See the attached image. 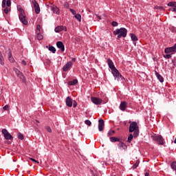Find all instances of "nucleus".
I'll list each match as a JSON object with an SVG mask.
<instances>
[{"label":"nucleus","instance_id":"obj_35","mask_svg":"<svg viewBox=\"0 0 176 176\" xmlns=\"http://www.w3.org/2000/svg\"><path fill=\"white\" fill-rule=\"evenodd\" d=\"M170 167L173 170H174V171L176 172V162H173L171 163Z\"/></svg>","mask_w":176,"mask_h":176},{"label":"nucleus","instance_id":"obj_10","mask_svg":"<svg viewBox=\"0 0 176 176\" xmlns=\"http://www.w3.org/2000/svg\"><path fill=\"white\" fill-rule=\"evenodd\" d=\"M72 65L73 64L71 61L67 62V64H65L63 67V72H67L68 69H71V68L72 67Z\"/></svg>","mask_w":176,"mask_h":176},{"label":"nucleus","instance_id":"obj_59","mask_svg":"<svg viewBox=\"0 0 176 176\" xmlns=\"http://www.w3.org/2000/svg\"><path fill=\"white\" fill-rule=\"evenodd\" d=\"M124 124L126 126V124H127L126 122H124Z\"/></svg>","mask_w":176,"mask_h":176},{"label":"nucleus","instance_id":"obj_25","mask_svg":"<svg viewBox=\"0 0 176 176\" xmlns=\"http://www.w3.org/2000/svg\"><path fill=\"white\" fill-rule=\"evenodd\" d=\"M131 40L133 41V42H137V41H138V38L133 33L131 34Z\"/></svg>","mask_w":176,"mask_h":176},{"label":"nucleus","instance_id":"obj_19","mask_svg":"<svg viewBox=\"0 0 176 176\" xmlns=\"http://www.w3.org/2000/svg\"><path fill=\"white\" fill-rule=\"evenodd\" d=\"M155 72L157 79L161 83H163L164 82V78H163V76H162V75H160V74H159V72H157V71H155Z\"/></svg>","mask_w":176,"mask_h":176},{"label":"nucleus","instance_id":"obj_60","mask_svg":"<svg viewBox=\"0 0 176 176\" xmlns=\"http://www.w3.org/2000/svg\"><path fill=\"white\" fill-rule=\"evenodd\" d=\"M36 122H37V123H39V121H38V120H36Z\"/></svg>","mask_w":176,"mask_h":176},{"label":"nucleus","instance_id":"obj_48","mask_svg":"<svg viewBox=\"0 0 176 176\" xmlns=\"http://www.w3.org/2000/svg\"><path fill=\"white\" fill-rule=\"evenodd\" d=\"M69 10H70L71 13H72V14H74V15L76 14V11H75L74 9L70 8Z\"/></svg>","mask_w":176,"mask_h":176},{"label":"nucleus","instance_id":"obj_26","mask_svg":"<svg viewBox=\"0 0 176 176\" xmlns=\"http://www.w3.org/2000/svg\"><path fill=\"white\" fill-rule=\"evenodd\" d=\"M0 64L1 65H5L3 56L2 55V52H0Z\"/></svg>","mask_w":176,"mask_h":176},{"label":"nucleus","instance_id":"obj_18","mask_svg":"<svg viewBox=\"0 0 176 176\" xmlns=\"http://www.w3.org/2000/svg\"><path fill=\"white\" fill-rule=\"evenodd\" d=\"M66 105L69 107V108L72 107V99L69 96L66 98Z\"/></svg>","mask_w":176,"mask_h":176},{"label":"nucleus","instance_id":"obj_6","mask_svg":"<svg viewBox=\"0 0 176 176\" xmlns=\"http://www.w3.org/2000/svg\"><path fill=\"white\" fill-rule=\"evenodd\" d=\"M1 133L2 134H3L4 138L6 140H10L11 141L13 140V136L10 135L9 131H8V129H2Z\"/></svg>","mask_w":176,"mask_h":176},{"label":"nucleus","instance_id":"obj_62","mask_svg":"<svg viewBox=\"0 0 176 176\" xmlns=\"http://www.w3.org/2000/svg\"><path fill=\"white\" fill-rule=\"evenodd\" d=\"M129 123H131V121H129Z\"/></svg>","mask_w":176,"mask_h":176},{"label":"nucleus","instance_id":"obj_11","mask_svg":"<svg viewBox=\"0 0 176 176\" xmlns=\"http://www.w3.org/2000/svg\"><path fill=\"white\" fill-rule=\"evenodd\" d=\"M119 108L120 111H122L123 112H124V111L127 109V102L126 101L121 102Z\"/></svg>","mask_w":176,"mask_h":176},{"label":"nucleus","instance_id":"obj_4","mask_svg":"<svg viewBox=\"0 0 176 176\" xmlns=\"http://www.w3.org/2000/svg\"><path fill=\"white\" fill-rule=\"evenodd\" d=\"M151 138L153 140V141L158 142L159 145H164V139L162 135H151Z\"/></svg>","mask_w":176,"mask_h":176},{"label":"nucleus","instance_id":"obj_21","mask_svg":"<svg viewBox=\"0 0 176 176\" xmlns=\"http://www.w3.org/2000/svg\"><path fill=\"white\" fill-rule=\"evenodd\" d=\"M52 12H54V13H56V14H60V8H58L57 6H54L52 8Z\"/></svg>","mask_w":176,"mask_h":176},{"label":"nucleus","instance_id":"obj_1","mask_svg":"<svg viewBox=\"0 0 176 176\" xmlns=\"http://www.w3.org/2000/svg\"><path fill=\"white\" fill-rule=\"evenodd\" d=\"M113 35H118L117 39H120V38H126V36H127V29L125 28L116 29L113 32Z\"/></svg>","mask_w":176,"mask_h":176},{"label":"nucleus","instance_id":"obj_55","mask_svg":"<svg viewBox=\"0 0 176 176\" xmlns=\"http://www.w3.org/2000/svg\"><path fill=\"white\" fill-rule=\"evenodd\" d=\"M72 61H74V63H75V61H76V58H73L72 59Z\"/></svg>","mask_w":176,"mask_h":176},{"label":"nucleus","instance_id":"obj_43","mask_svg":"<svg viewBox=\"0 0 176 176\" xmlns=\"http://www.w3.org/2000/svg\"><path fill=\"white\" fill-rule=\"evenodd\" d=\"M169 12H175L176 13V6L169 8Z\"/></svg>","mask_w":176,"mask_h":176},{"label":"nucleus","instance_id":"obj_16","mask_svg":"<svg viewBox=\"0 0 176 176\" xmlns=\"http://www.w3.org/2000/svg\"><path fill=\"white\" fill-rule=\"evenodd\" d=\"M107 63L109 65V68H110V69L112 71L113 69H115L116 67H115V65H113V62L112 61V60H111V58H108L107 59Z\"/></svg>","mask_w":176,"mask_h":176},{"label":"nucleus","instance_id":"obj_28","mask_svg":"<svg viewBox=\"0 0 176 176\" xmlns=\"http://www.w3.org/2000/svg\"><path fill=\"white\" fill-rule=\"evenodd\" d=\"M8 60L10 63H14V58L12 57V52H10L8 53Z\"/></svg>","mask_w":176,"mask_h":176},{"label":"nucleus","instance_id":"obj_45","mask_svg":"<svg viewBox=\"0 0 176 176\" xmlns=\"http://www.w3.org/2000/svg\"><path fill=\"white\" fill-rule=\"evenodd\" d=\"M171 54H166V55H164V58L168 59V58H171Z\"/></svg>","mask_w":176,"mask_h":176},{"label":"nucleus","instance_id":"obj_7","mask_svg":"<svg viewBox=\"0 0 176 176\" xmlns=\"http://www.w3.org/2000/svg\"><path fill=\"white\" fill-rule=\"evenodd\" d=\"M32 3L34 8L36 14H39V13H41V8L36 0H32Z\"/></svg>","mask_w":176,"mask_h":176},{"label":"nucleus","instance_id":"obj_3","mask_svg":"<svg viewBox=\"0 0 176 176\" xmlns=\"http://www.w3.org/2000/svg\"><path fill=\"white\" fill-rule=\"evenodd\" d=\"M14 72L16 74L17 78L20 79L21 82H23V83H27L25 76L23 74V72H20L17 68H14Z\"/></svg>","mask_w":176,"mask_h":176},{"label":"nucleus","instance_id":"obj_2","mask_svg":"<svg viewBox=\"0 0 176 176\" xmlns=\"http://www.w3.org/2000/svg\"><path fill=\"white\" fill-rule=\"evenodd\" d=\"M111 72L113 76H114L115 78V80H118V82H119V80H124V78L123 77V76H122V74H120L118 69H113V70H111Z\"/></svg>","mask_w":176,"mask_h":176},{"label":"nucleus","instance_id":"obj_51","mask_svg":"<svg viewBox=\"0 0 176 176\" xmlns=\"http://www.w3.org/2000/svg\"><path fill=\"white\" fill-rule=\"evenodd\" d=\"M75 41H76V42H80V38H79V37H75Z\"/></svg>","mask_w":176,"mask_h":176},{"label":"nucleus","instance_id":"obj_17","mask_svg":"<svg viewBox=\"0 0 176 176\" xmlns=\"http://www.w3.org/2000/svg\"><path fill=\"white\" fill-rule=\"evenodd\" d=\"M10 5H12L10 0H3L2 1V8H10Z\"/></svg>","mask_w":176,"mask_h":176},{"label":"nucleus","instance_id":"obj_44","mask_svg":"<svg viewBox=\"0 0 176 176\" xmlns=\"http://www.w3.org/2000/svg\"><path fill=\"white\" fill-rule=\"evenodd\" d=\"M19 13H20L19 14H25V12L24 11V10L23 8H19Z\"/></svg>","mask_w":176,"mask_h":176},{"label":"nucleus","instance_id":"obj_40","mask_svg":"<svg viewBox=\"0 0 176 176\" xmlns=\"http://www.w3.org/2000/svg\"><path fill=\"white\" fill-rule=\"evenodd\" d=\"M85 124H87V126H91V121L89 120H86L85 121Z\"/></svg>","mask_w":176,"mask_h":176},{"label":"nucleus","instance_id":"obj_22","mask_svg":"<svg viewBox=\"0 0 176 176\" xmlns=\"http://www.w3.org/2000/svg\"><path fill=\"white\" fill-rule=\"evenodd\" d=\"M36 34L43 33V30L42 29V27L41 26V25H36Z\"/></svg>","mask_w":176,"mask_h":176},{"label":"nucleus","instance_id":"obj_57","mask_svg":"<svg viewBox=\"0 0 176 176\" xmlns=\"http://www.w3.org/2000/svg\"><path fill=\"white\" fill-rule=\"evenodd\" d=\"M172 63H173V64H175V60H172Z\"/></svg>","mask_w":176,"mask_h":176},{"label":"nucleus","instance_id":"obj_29","mask_svg":"<svg viewBox=\"0 0 176 176\" xmlns=\"http://www.w3.org/2000/svg\"><path fill=\"white\" fill-rule=\"evenodd\" d=\"M167 6H170L171 8H175L176 6V1H170L168 3Z\"/></svg>","mask_w":176,"mask_h":176},{"label":"nucleus","instance_id":"obj_37","mask_svg":"<svg viewBox=\"0 0 176 176\" xmlns=\"http://www.w3.org/2000/svg\"><path fill=\"white\" fill-rule=\"evenodd\" d=\"M17 137L19 140H24V135H23L21 133H18Z\"/></svg>","mask_w":176,"mask_h":176},{"label":"nucleus","instance_id":"obj_33","mask_svg":"<svg viewBox=\"0 0 176 176\" xmlns=\"http://www.w3.org/2000/svg\"><path fill=\"white\" fill-rule=\"evenodd\" d=\"M133 138H134V136L133 135V134H130L128 137L127 142L130 144L131 141H133Z\"/></svg>","mask_w":176,"mask_h":176},{"label":"nucleus","instance_id":"obj_49","mask_svg":"<svg viewBox=\"0 0 176 176\" xmlns=\"http://www.w3.org/2000/svg\"><path fill=\"white\" fill-rule=\"evenodd\" d=\"M9 108H10V106L8 105V104H6V105H5V106L3 107V109L4 111H8V109H9Z\"/></svg>","mask_w":176,"mask_h":176},{"label":"nucleus","instance_id":"obj_36","mask_svg":"<svg viewBox=\"0 0 176 176\" xmlns=\"http://www.w3.org/2000/svg\"><path fill=\"white\" fill-rule=\"evenodd\" d=\"M140 165V161H136V162L133 165L132 168H133V170H135V168H137V167H138V166Z\"/></svg>","mask_w":176,"mask_h":176},{"label":"nucleus","instance_id":"obj_30","mask_svg":"<svg viewBox=\"0 0 176 176\" xmlns=\"http://www.w3.org/2000/svg\"><path fill=\"white\" fill-rule=\"evenodd\" d=\"M48 50L50 51V52H52V53H56V47H53V46H49V47H48Z\"/></svg>","mask_w":176,"mask_h":176},{"label":"nucleus","instance_id":"obj_8","mask_svg":"<svg viewBox=\"0 0 176 176\" xmlns=\"http://www.w3.org/2000/svg\"><path fill=\"white\" fill-rule=\"evenodd\" d=\"M91 100L93 104H95V105H101V104L102 103V100L101 98L91 97Z\"/></svg>","mask_w":176,"mask_h":176},{"label":"nucleus","instance_id":"obj_9","mask_svg":"<svg viewBox=\"0 0 176 176\" xmlns=\"http://www.w3.org/2000/svg\"><path fill=\"white\" fill-rule=\"evenodd\" d=\"M26 16H25V14H19V20L20 21L22 22V23L24 25H27L28 24V21H27L26 19Z\"/></svg>","mask_w":176,"mask_h":176},{"label":"nucleus","instance_id":"obj_15","mask_svg":"<svg viewBox=\"0 0 176 176\" xmlns=\"http://www.w3.org/2000/svg\"><path fill=\"white\" fill-rule=\"evenodd\" d=\"M104 120L100 119L98 120V130L99 131H102L104 130Z\"/></svg>","mask_w":176,"mask_h":176},{"label":"nucleus","instance_id":"obj_58","mask_svg":"<svg viewBox=\"0 0 176 176\" xmlns=\"http://www.w3.org/2000/svg\"><path fill=\"white\" fill-rule=\"evenodd\" d=\"M98 18L100 20H101V16H98Z\"/></svg>","mask_w":176,"mask_h":176},{"label":"nucleus","instance_id":"obj_46","mask_svg":"<svg viewBox=\"0 0 176 176\" xmlns=\"http://www.w3.org/2000/svg\"><path fill=\"white\" fill-rule=\"evenodd\" d=\"M45 129H46L47 131H48V133H52V128H50V126H45Z\"/></svg>","mask_w":176,"mask_h":176},{"label":"nucleus","instance_id":"obj_42","mask_svg":"<svg viewBox=\"0 0 176 176\" xmlns=\"http://www.w3.org/2000/svg\"><path fill=\"white\" fill-rule=\"evenodd\" d=\"M30 160H31L32 162H34V163H37V164H39V161H37L36 160L32 158V157H30L29 158Z\"/></svg>","mask_w":176,"mask_h":176},{"label":"nucleus","instance_id":"obj_14","mask_svg":"<svg viewBox=\"0 0 176 176\" xmlns=\"http://www.w3.org/2000/svg\"><path fill=\"white\" fill-rule=\"evenodd\" d=\"M56 46L58 49H60L61 52H64L65 50V46L62 41H58L56 43Z\"/></svg>","mask_w":176,"mask_h":176},{"label":"nucleus","instance_id":"obj_61","mask_svg":"<svg viewBox=\"0 0 176 176\" xmlns=\"http://www.w3.org/2000/svg\"><path fill=\"white\" fill-rule=\"evenodd\" d=\"M134 43V45H135H135H136V43Z\"/></svg>","mask_w":176,"mask_h":176},{"label":"nucleus","instance_id":"obj_5","mask_svg":"<svg viewBox=\"0 0 176 176\" xmlns=\"http://www.w3.org/2000/svg\"><path fill=\"white\" fill-rule=\"evenodd\" d=\"M138 129H140V128L138 126V124H137V122L133 121L130 124L129 128V133H134L135 130H138Z\"/></svg>","mask_w":176,"mask_h":176},{"label":"nucleus","instance_id":"obj_32","mask_svg":"<svg viewBox=\"0 0 176 176\" xmlns=\"http://www.w3.org/2000/svg\"><path fill=\"white\" fill-rule=\"evenodd\" d=\"M115 134V131L114 130H109V131L107 133V137H112Z\"/></svg>","mask_w":176,"mask_h":176},{"label":"nucleus","instance_id":"obj_13","mask_svg":"<svg viewBox=\"0 0 176 176\" xmlns=\"http://www.w3.org/2000/svg\"><path fill=\"white\" fill-rule=\"evenodd\" d=\"M173 52H176L174 45L170 47H166L164 50V53H166V54H168L169 53H173Z\"/></svg>","mask_w":176,"mask_h":176},{"label":"nucleus","instance_id":"obj_24","mask_svg":"<svg viewBox=\"0 0 176 176\" xmlns=\"http://www.w3.org/2000/svg\"><path fill=\"white\" fill-rule=\"evenodd\" d=\"M55 32H61V31H64V26H57L55 30Z\"/></svg>","mask_w":176,"mask_h":176},{"label":"nucleus","instance_id":"obj_27","mask_svg":"<svg viewBox=\"0 0 176 176\" xmlns=\"http://www.w3.org/2000/svg\"><path fill=\"white\" fill-rule=\"evenodd\" d=\"M140 135V129H136L133 131V137L134 138H137Z\"/></svg>","mask_w":176,"mask_h":176},{"label":"nucleus","instance_id":"obj_39","mask_svg":"<svg viewBox=\"0 0 176 176\" xmlns=\"http://www.w3.org/2000/svg\"><path fill=\"white\" fill-rule=\"evenodd\" d=\"M111 25L112 27H118V25H119V23L117 21H113L111 22Z\"/></svg>","mask_w":176,"mask_h":176},{"label":"nucleus","instance_id":"obj_38","mask_svg":"<svg viewBox=\"0 0 176 176\" xmlns=\"http://www.w3.org/2000/svg\"><path fill=\"white\" fill-rule=\"evenodd\" d=\"M155 9H157L158 10H166V8L163 6H155Z\"/></svg>","mask_w":176,"mask_h":176},{"label":"nucleus","instance_id":"obj_34","mask_svg":"<svg viewBox=\"0 0 176 176\" xmlns=\"http://www.w3.org/2000/svg\"><path fill=\"white\" fill-rule=\"evenodd\" d=\"M74 17L76 19V20H78V21H80V20H82V15H80V14H76Z\"/></svg>","mask_w":176,"mask_h":176},{"label":"nucleus","instance_id":"obj_41","mask_svg":"<svg viewBox=\"0 0 176 176\" xmlns=\"http://www.w3.org/2000/svg\"><path fill=\"white\" fill-rule=\"evenodd\" d=\"M3 12H4V13H6V14H8V13H9V12H10V8H6L3 10Z\"/></svg>","mask_w":176,"mask_h":176},{"label":"nucleus","instance_id":"obj_47","mask_svg":"<svg viewBox=\"0 0 176 176\" xmlns=\"http://www.w3.org/2000/svg\"><path fill=\"white\" fill-rule=\"evenodd\" d=\"M64 8H65L66 9H68V8H69V4L68 3V2H65Z\"/></svg>","mask_w":176,"mask_h":176},{"label":"nucleus","instance_id":"obj_53","mask_svg":"<svg viewBox=\"0 0 176 176\" xmlns=\"http://www.w3.org/2000/svg\"><path fill=\"white\" fill-rule=\"evenodd\" d=\"M172 32L176 33V28L175 27H172Z\"/></svg>","mask_w":176,"mask_h":176},{"label":"nucleus","instance_id":"obj_50","mask_svg":"<svg viewBox=\"0 0 176 176\" xmlns=\"http://www.w3.org/2000/svg\"><path fill=\"white\" fill-rule=\"evenodd\" d=\"M77 106H78V102H76V101L74 100V102L73 103L74 108H76Z\"/></svg>","mask_w":176,"mask_h":176},{"label":"nucleus","instance_id":"obj_20","mask_svg":"<svg viewBox=\"0 0 176 176\" xmlns=\"http://www.w3.org/2000/svg\"><path fill=\"white\" fill-rule=\"evenodd\" d=\"M109 140H110L111 142H120V139L117 137H110Z\"/></svg>","mask_w":176,"mask_h":176},{"label":"nucleus","instance_id":"obj_54","mask_svg":"<svg viewBox=\"0 0 176 176\" xmlns=\"http://www.w3.org/2000/svg\"><path fill=\"white\" fill-rule=\"evenodd\" d=\"M144 175H145V176H149V173H148V172L145 173H144Z\"/></svg>","mask_w":176,"mask_h":176},{"label":"nucleus","instance_id":"obj_31","mask_svg":"<svg viewBox=\"0 0 176 176\" xmlns=\"http://www.w3.org/2000/svg\"><path fill=\"white\" fill-rule=\"evenodd\" d=\"M37 34V39L38 41H42V39H43V35H42V34L43 33H36Z\"/></svg>","mask_w":176,"mask_h":176},{"label":"nucleus","instance_id":"obj_23","mask_svg":"<svg viewBox=\"0 0 176 176\" xmlns=\"http://www.w3.org/2000/svg\"><path fill=\"white\" fill-rule=\"evenodd\" d=\"M69 86H75V85H78V79H74L72 81L68 82Z\"/></svg>","mask_w":176,"mask_h":176},{"label":"nucleus","instance_id":"obj_12","mask_svg":"<svg viewBox=\"0 0 176 176\" xmlns=\"http://www.w3.org/2000/svg\"><path fill=\"white\" fill-rule=\"evenodd\" d=\"M118 147L120 149H123L124 151H127V145L122 141H120V142L118 144Z\"/></svg>","mask_w":176,"mask_h":176},{"label":"nucleus","instance_id":"obj_52","mask_svg":"<svg viewBox=\"0 0 176 176\" xmlns=\"http://www.w3.org/2000/svg\"><path fill=\"white\" fill-rule=\"evenodd\" d=\"M21 64H22V65H27V62H25V60H22L21 61Z\"/></svg>","mask_w":176,"mask_h":176},{"label":"nucleus","instance_id":"obj_56","mask_svg":"<svg viewBox=\"0 0 176 176\" xmlns=\"http://www.w3.org/2000/svg\"><path fill=\"white\" fill-rule=\"evenodd\" d=\"M173 47H175V51L176 52V43L173 45Z\"/></svg>","mask_w":176,"mask_h":176}]
</instances>
